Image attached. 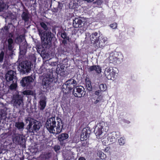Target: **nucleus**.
Returning a JSON list of instances; mask_svg holds the SVG:
<instances>
[{
  "label": "nucleus",
  "instance_id": "f257e3e1",
  "mask_svg": "<svg viewBox=\"0 0 160 160\" xmlns=\"http://www.w3.org/2000/svg\"><path fill=\"white\" fill-rule=\"evenodd\" d=\"M57 126H56V122L55 120V117H52L48 118L45 124V126L48 130L51 133L54 134L55 133V130L54 128L56 127V133H60L62 131L63 127V124L61 120L57 117Z\"/></svg>",
  "mask_w": 160,
  "mask_h": 160
},
{
  "label": "nucleus",
  "instance_id": "f03ea898",
  "mask_svg": "<svg viewBox=\"0 0 160 160\" xmlns=\"http://www.w3.org/2000/svg\"><path fill=\"white\" fill-rule=\"evenodd\" d=\"M91 43L97 48L104 47L107 43V39L97 32H94L90 36Z\"/></svg>",
  "mask_w": 160,
  "mask_h": 160
},
{
  "label": "nucleus",
  "instance_id": "7ed1b4c3",
  "mask_svg": "<svg viewBox=\"0 0 160 160\" xmlns=\"http://www.w3.org/2000/svg\"><path fill=\"white\" fill-rule=\"evenodd\" d=\"M39 35L41 40L44 42L43 45L45 48L47 47L48 45L50 46L51 44L52 40L53 38L54 35L51 32H39Z\"/></svg>",
  "mask_w": 160,
  "mask_h": 160
},
{
  "label": "nucleus",
  "instance_id": "20e7f679",
  "mask_svg": "<svg viewBox=\"0 0 160 160\" xmlns=\"http://www.w3.org/2000/svg\"><path fill=\"white\" fill-rule=\"evenodd\" d=\"M76 81L71 78L67 81L62 86V91L66 93H69L76 85Z\"/></svg>",
  "mask_w": 160,
  "mask_h": 160
},
{
  "label": "nucleus",
  "instance_id": "39448f33",
  "mask_svg": "<svg viewBox=\"0 0 160 160\" xmlns=\"http://www.w3.org/2000/svg\"><path fill=\"white\" fill-rule=\"evenodd\" d=\"M32 64L31 62L27 61L22 62L18 66V70L23 74L29 72L31 69Z\"/></svg>",
  "mask_w": 160,
  "mask_h": 160
},
{
  "label": "nucleus",
  "instance_id": "423d86ee",
  "mask_svg": "<svg viewBox=\"0 0 160 160\" xmlns=\"http://www.w3.org/2000/svg\"><path fill=\"white\" fill-rule=\"evenodd\" d=\"M33 119L30 117H28L26 119V123H29V125L27 126V129L30 132H34V131H36L39 129L40 127L36 122L33 121Z\"/></svg>",
  "mask_w": 160,
  "mask_h": 160
},
{
  "label": "nucleus",
  "instance_id": "0eeeda50",
  "mask_svg": "<svg viewBox=\"0 0 160 160\" xmlns=\"http://www.w3.org/2000/svg\"><path fill=\"white\" fill-rule=\"evenodd\" d=\"M54 80V77H53L52 73L50 72V73L46 74L44 77L42 82L43 88L46 89Z\"/></svg>",
  "mask_w": 160,
  "mask_h": 160
},
{
  "label": "nucleus",
  "instance_id": "6e6552de",
  "mask_svg": "<svg viewBox=\"0 0 160 160\" xmlns=\"http://www.w3.org/2000/svg\"><path fill=\"white\" fill-rule=\"evenodd\" d=\"M33 81L34 79L32 76H26L22 78L20 81V83L22 87L30 88L32 86L31 83L33 82Z\"/></svg>",
  "mask_w": 160,
  "mask_h": 160
},
{
  "label": "nucleus",
  "instance_id": "1a4fd4ad",
  "mask_svg": "<svg viewBox=\"0 0 160 160\" xmlns=\"http://www.w3.org/2000/svg\"><path fill=\"white\" fill-rule=\"evenodd\" d=\"M68 41H66L65 40H62V45L63 46V48L59 49H58L57 53V55L58 57L59 56H61L62 54L64 55L66 54V52H68L69 49V44H68Z\"/></svg>",
  "mask_w": 160,
  "mask_h": 160
},
{
  "label": "nucleus",
  "instance_id": "9d476101",
  "mask_svg": "<svg viewBox=\"0 0 160 160\" xmlns=\"http://www.w3.org/2000/svg\"><path fill=\"white\" fill-rule=\"evenodd\" d=\"M104 74L108 79L114 80L116 78V73L112 67H107L106 68Z\"/></svg>",
  "mask_w": 160,
  "mask_h": 160
},
{
  "label": "nucleus",
  "instance_id": "9b49d317",
  "mask_svg": "<svg viewBox=\"0 0 160 160\" xmlns=\"http://www.w3.org/2000/svg\"><path fill=\"white\" fill-rule=\"evenodd\" d=\"M84 89L82 86H78L75 88L73 90V95L75 97L81 98L85 95Z\"/></svg>",
  "mask_w": 160,
  "mask_h": 160
},
{
  "label": "nucleus",
  "instance_id": "f8f14e48",
  "mask_svg": "<svg viewBox=\"0 0 160 160\" xmlns=\"http://www.w3.org/2000/svg\"><path fill=\"white\" fill-rule=\"evenodd\" d=\"M12 102L14 106L18 108L20 107L22 103H23V98L19 94H16L13 96Z\"/></svg>",
  "mask_w": 160,
  "mask_h": 160
},
{
  "label": "nucleus",
  "instance_id": "ddd939ff",
  "mask_svg": "<svg viewBox=\"0 0 160 160\" xmlns=\"http://www.w3.org/2000/svg\"><path fill=\"white\" fill-rule=\"evenodd\" d=\"M91 133V131L89 127H87L83 128L80 135L81 140L84 141L87 140Z\"/></svg>",
  "mask_w": 160,
  "mask_h": 160
},
{
  "label": "nucleus",
  "instance_id": "4468645a",
  "mask_svg": "<svg viewBox=\"0 0 160 160\" xmlns=\"http://www.w3.org/2000/svg\"><path fill=\"white\" fill-rule=\"evenodd\" d=\"M15 72L12 70L8 71L5 75V79L7 82H11L13 81H17V79L15 75Z\"/></svg>",
  "mask_w": 160,
  "mask_h": 160
},
{
  "label": "nucleus",
  "instance_id": "2eb2a0df",
  "mask_svg": "<svg viewBox=\"0 0 160 160\" xmlns=\"http://www.w3.org/2000/svg\"><path fill=\"white\" fill-rule=\"evenodd\" d=\"M103 128L102 123L100 122L98 123L95 128L94 132L97 136V138L99 139L102 137V129Z\"/></svg>",
  "mask_w": 160,
  "mask_h": 160
},
{
  "label": "nucleus",
  "instance_id": "dca6fc26",
  "mask_svg": "<svg viewBox=\"0 0 160 160\" xmlns=\"http://www.w3.org/2000/svg\"><path fill=\"white\" fill-rule=\"evenodd\" d=\"M82 18L81 17L75 18L73 20L72 25L75 28H83L84 23L82 20Z\"/></svg>",
  "mask_w": 160,
  "mask_h": 160
},
{
  "label": "nucleus",
  "instance_id": "f3484780",
  "mask_svg": "<svg viewBox=\"0 0 160 160\" xmlns=\"http://www.w3.org/2000/svg\"><path fill=\"white\" fill-rule=\"evenodd\" d=\"M68 137V134L65 133L59 135L58 137V140L60 142V145L62 146H65L66 144L65 141L67 139Z\"/></svg>",
  "mask_w": 160,
  "mask_h": 160
},
{
  "label": "nucleus",
  "instance_id": "a211bd4d",
  "mask_svg": "<svg viewBox=\"0 0 160 160\" xmlns=\"http://www.w3.org/2000/svg\"><path fill=\"white\" fill-rule=\"evenodd\" d=\"M13 37V35L12 33H10L9 34L8 37L7 38V41L8 43V49L9 51H12L13 48V40L12 38Z\"/></svg>",
  "mask_w": 160,
  "mask_h": 160
},
{
  "label": "nucleus",
  "instance_id": "6ab92c4d",
  "mask_svg": "<svg viewBox=\"0 0 160 160\" xmlns=\"http://www.w3.org/2000/svg\"><path fill=\"white\" fill-rule=\"evenodd\" d=\"M94 71L97 73H100L101 72L102 69L99 65H92L88 68V71L89 72Z\"/></svg>",
  "mask_w": 160,
  "mask_h": 160
},
{
  "label": "nucleus",
  "instance_id": "aec40b11",
  "mask_svg": "<svg viewBox=\"0 0 160 160\" xmlns=\"http://www.w3.org/2000/svg\"><path fill=\"white\" fill-rule=\"evenodd\" d=\"M46 101L45 98L40 100L39 102L38 108L40 110H44L46 106Z\"/></svg>",
  "mask_w": 160,
  "mask_h": 160
},
{
  "label": "nucleus",
  "instance_id": "412c9836",
  "mask_svg": "<svg viewBox=\"0 0 160 160\" xmlns=\"http://www.w3.org/2000/svg\"><path fill=\"white\" fill-rule=\"evenodd\" d=\"M63 65V64L62 65L58 64L57 66L56 72L58 75L60 74L61 75L64 72L65 67Z\"/></svg>",
  "mask_w": 160,
  "mask_h": 160
},
{
  "label": "nucleus",
  "instance_id": "4be33fe9",
  "mask_svg": "<svg viewBox=\"0 0 160 160\" xmlns=\"http://www.w3.org/2000/svg\"><path fill=\"white\" fill-rule=\"evenodd\" d=\"M22 19L25 22H27L29 21V17L28 12H23L21 15Z\"/></svg>",
  "mask_w": 160,
  "mask_h": 160
},
{
  "label": "nucleus",
  "instance_id": "5701e85b",
  "mask_svg": "<svg viewBox=\"0 0 160 160\" xmlns=\"http://www.w3.org/2000/svg\"><path fill=\"white\" fill-rule=\"evenodd\" d=\"M23 139L20 135L16 134L14 138V140L18 143L21 144L23 142Z\"/></svg>",
  "mask_w": 160,
  "mask_h": 160
},
{
  "label": "nucleus",
  "instance_id": "b1692460",
  "mask_svg": "<svg viewBox=\"0 0 160 160\" xmlns=\"http://www.w3.org/2000/svg\"><path fill=\"white\" fill-rule=\"evenodd\" d=\"M15 127L19 130H22L24 128V124L22 122H17L15 123Z\"/></svg>",
  "mask_w": 160,
  "mask_h": 160
},
{
  "label": "nucleus",
  "instance_id": "393cba45",
  "mask_svg": "<svg viewBox=\"0 0 160 160\" xmlns=\"http://www.w3.org/2000/svg\"><path fill=\"white\" fill-rule=\"evenodd\" d=\"M60 33L61 36L63 39V40H65L66 41H69L70 38L68 36L67 33L65 31H61Z\"/></svg>",
  "mask_w": 160,
  "mask_h": 160
},
{
  "label": "nucleus",
  "instance_id": "a878e982",
  "mask_svg": "<svg viewBox=\"0 0 160 160\" xmlns=\"http://www.w3.org/2000/svg\"><path fill=\"white\" fill-rule=\"evenodd\" d=\"M86 80V86L87 89L89 91H91L92 89V87L91 85V82L89 79H87V78L85 79Z\"/></svg>",
  "mask_w": 160,
  "mask_h": 160
},
{
  "label": "nucleus",
  "instance_id": "bb28decb",
  "mask_svg": "<svg viewBox=\"0 0 160 160\" xmlns=\"http://www.w3.org/2000/svg\"><path fill=\"white\" fill-rule=\"evenodd\" d=\"M17 81H15L10 82L12 83L9 86V89L11 90H14L16 88L17 86Z\"/></svg>",
  "mask_w": 160,
  "mask_h": 160
},
{
  "label": "nucleus",
  "instance_id": "cd10ccee",
  "mask_svg": "<svg viewBox=\"0 0 160 160\" xmlns=\"http://www.w3.org/2000/svg\"><path fill=\"white\" fill-rule=\"evenodd\" d=\"M115 135H116V133H114L108 137V141L111 142H115L116 141V138L114 136Z\"/></svg>",
  "mask_w": 160,
  "mask_h": 160
},
{
  "label": "nucleus",
  "instance_id": "c85d7f7f",
  "mask_svg": "<svg viewBox=\"0 0 160 160\" xmlns=\"http://www.w3.org/2000/svg\"><path fill=\"white\" fill-rule=\"evenodd\" d=\"M98 156L102 159H104L106 158V155L101 151H98L97 153Z\"/></svg>",
  "mask_w": 160,
  "mask_h": 160
},
{
  "label": "nucleus",
  "instance_id": "c756f323",
  "mask_svg": "<svg viewBox=\"0 0 160 160\" xmlns=\"http://www.w3.org/2000/svg\"><path fill=\"white\" fill-rule=\"evenodd\" d=\"M110 62V63H114L116 62L117 58L113 56H110L109 57Z\"/></svg>",
  "mask_w": 160,
  "mask_h": 160
},
{
  "label": "nucleus",
  "instance_id": "7c9ffc66",
  "mask_svg": "<svg viewBox=\"0 0 160 160\" xmlns=\"http://www.w3.org/2000/svg\"><path fill=\"white\" fill-rule=\"evenodd\" d=\"M118 142L120 145H123L125 143V140L123 138L121 137L118 140Z\"/></svg>",
  "mask_w": 160,
  "mask_h": 160
},
{
  "label": "nucleus",
  "instance_id": "2f4dec72",
  "mask_svg": "<svg viewBox=\"0 0 160 160\" xmlns=\"http://www.w3.org/2000/svg\"><path fill=\"white\" fill-rule=\"evenodd\" d=\"M99 97V96H98L97 97H95L92 98V99L95 100L94 101H92L93 102L94 104H96L101 100L100 99Z\"/></svg>",
  "mask_w": 160,
  "mask_h": 160
},
{
  "label": "nucleus",
  "instance_id": "473e14b6",
  "mask_svg": "<svg viewBox=\"0 0 160 160\" xmlns=\"http://www.w3.org/2000/svg\"><path fill=\"white\" fill-rule=\"evenodd\" d=\"M40 25L41 27L44 30H47L48 29L47 25L43 22H41L40 23Z\"/></svg>",
  "mask_w": 160,
  "mask_h": 160
},
{
  "label": "nucleus",
  "instance_id": "72a5a7b5",
  "mask_svg": "<svg viewBox=\"0 0 160 160\" xmlns=\"http://www.w3.org/2000/svg\"><path fill=\"white\" fill-rule=\"evenodd\" d=\"M4 52L2 51L0 53V63L2 62L4 58Z\"/></svg>",
  "mask_w": 160,
  "mask_h": 160
},
{
  "label": "nucleus",
  "instance_id": "f704fd0d",
  "mask_svg": "<svg viewBox=\"0 0 160 160\" xmlns=\"http://www.w3.org/2000/svg\"><path fill=\"white\" fill-rule=\"evenodd\" d=\"M100 88L102 91H105L106 89V85L105 84H102L100 85Z\"/></svg>",
  "mask_w": 160,
  "mask_h": 160
},
{
  "label": "nucleus",
  "instance_id": "c9c22d12",
  "mask_svg": "<svg viewBox=\"0 0 160 160\" xmlns=\"http://www.w3.org/2000/svg\"><path fill=\"white\" fill-rule=\"evenodd\" d=\"M93 4H96L98 6H100L102 3V1L101 0H96L93 2Z\"/></svg>",
  "mask_w": 160,
  "mask_h": 160
},
{
  "label": "nucleus",
  "instance_id": "e433bc0d",
  "mask_svg": "<svg viewBox=\"0 0 160 160\" xmlns=\"http://www.w3.org/2000/svg\"><path fill=\"white\" fill-rule=\"evenodd\" d=\"M110 27L113 29H115L117 27V24L116 22H114L110 24Z\"/></svg>",
  "mask_w": 160,
  "mask_h": 160
},
{
  "label": "nucleus",
  "instance_id": "4c0bfd02",
  "mask_svg": "<svg viewBox=\"0 0 160 160\" xmlns=\"http://www.w3.org/2000/svg\"><path fill=\"white\" fill-rule=\"evenodd\" d=\"M5 7V5L3 2H0V12L2 11Z\"/></svg>",
  "mask_w": 160,
  "mask_h": 160
},
{
  "label": "nucleus",
  "instance_id": "58836bf2",
  "mask_svg": "<svg viewBox=\"0 0 160 160\" xmlns=\"http://www.w3.org/2000/svg\"><path fill=\"white\" fill-rule=\"evenodd\" d=\"M24 94L26 95H31L32 94V92L31 90L25 91L24 92Z\"/></svg>",
  "mask_w": 160,
  "mask_h": 160
},
{
  "label": "nucleus",
  "instance_id": "ea45409f",
  "mask_svg": "<svg viewBox=\"0 0 160 160\" xmlns=\"http://www.w3.org/2000/svg\"><path fill=\"white\" fill-rule=\"evenodd\" d=\"M58 62H51V65L52 66H57L58 65Z\"/></svg>",
  "mask_w": 160,
  "mask_h": 160
},
{
  "label": "nucleus",
  "instance_id": "a19ab883",
  "mask_svg": "<svg viewBox=\"0 0 160 160\" xmlns=\"http://www.w3.org/2000/svg\"><path fill=\"white\" fill-rule=\"evenodd\" d=\"M60 146L59 145H56L55 147V150L56 151H57L60 150Z\"/></svg>",
  "mask_w": 160,
  "mask_h": 160
},
{
  "label": "nucleus",
  "instance_id": "79ce46f5",
  "mask_svg": "<svg viewBox=\"0 0 160 160\" xmlns=\"http://www.w3.org/2000/svg\"><path fill=\"white\" fill-rule=\"evenodd\" d=\"M3 29L6 32H8L9 30V28L8 26H5L4 27H3Z\"/></svg>",
  "mask_w": 160,
  "mask_h": 160
},
{
  "label": "nucleus",
  "instance_id": "37998d69",
  "mask_svg": "<svg viewBox=\"0 0 160 160\" xmlns=\"http://www.w3.org/2000/svg\"><path fill=\"white\" fill-rule=\"evenodd\" d=\"M62 62L64 61H65V62H66L68 61V59H67V58H64L62 59Z\"/></svg>",
  "mask_w": 160,
  "mask_h": 160
},
{
  "label": "nucleus",
  "instance_id": "c03bdc74",
  "mask_svg": "<svg viewBox=\"0 0 160 160\" xmlns=\"http://www.w3.org/2000/svg\"><path fill=\"white\" fill-rule=\"evenodd\" d=\"M110 148L108 147H106L104 149V151L106 152H107L109 149Z\"/></svg>",
  "mask_w": 160,
  "mask_h": 160
},
{
  "label": "nucleus",
  "instance_id": "a18cd8bd",
  "mask_svg": "<svg viewBox=\"0 0 160 160\" xmlns=\"http://www.w3.org/2000/svg\"><path fill=\"white\" fill-rule=\"evenodd\" d=\"M78 160H86V159L84 157H81L79 158Z\"/></svg>",
  "mask_w": 160,
  "mask_h": 160
},
{
  "label": "nucleus",
  "instance_id": "49530a36",
  "mask_svg": "<svg viewBox=\"0 0 160 160\" xmlns=\"http://www.w3.org/2000/svg\"><path fill=\"white\" fill-rule=\"evenodd\" d=\"M94 0H88L87 2L88 3H90L93 2Z\"/></svg>",
  "mask_w": 160,
  "mask_h": 160
},
{
  "label": "nucleus",
  "instance_id": "de8ad7c7",
  "mask_svg": "<svg viewBox=\"0 0 160 160\" xmlns=\"http://www.w3.org/2000/svg\"><path fill=\"white\" fill-rule=\"evenodd\" d=\"M99 92L98 91H96L95 92V94L96 95H97V96H98L99 94Z\"/></svg>",
  "mask_w": 160,
  "mask_h": 160
},
{
  "label": "nucleus",
  "instance_id": "09e8293b",
  "mask_svg": "<svg viewBox=\"0 0 160 160\" xmlns=\"http://www.w3.org/2000/svg\"><path fill=\"white\" fill-rule=\"evenodd\" d=\"M42 71L41 73H43L44 74V71H43V69H42Z\"/></svg>",
  "mask_w": 160,
  "mask_h": 160
},
{
  "label": "nucleus",
  "instance_id": "8fccbe9b",
  "mask_svg": "<svg viewBox=\"0 0 160 160\" xmlns=\"http://www.w3.org/2000/svg\"><path fill=\"white\" fill-rule=\"evenodd\" d=\"M82 0L84 1L87 2V1H88V0Z\"/></svg>",
  "mask_w": 160,
  "mask_h": 160
},
{
  "label": "nucleus",
  "instance_id": "3c124183",
  "mask_svg": "<svg viewBox=\"0 0 160 160\" xmlns=\"http://www.w3.org/2000/svg\"><path fill=\"white\" fill-rule=\"evenodd\" d=\"M57 12V9H56V12Z\"/></svg>",
  "mask_w": 160,
  "mask_h": 160
}]
</instances>
